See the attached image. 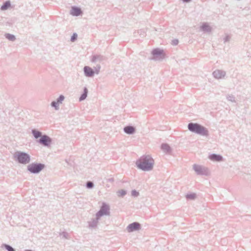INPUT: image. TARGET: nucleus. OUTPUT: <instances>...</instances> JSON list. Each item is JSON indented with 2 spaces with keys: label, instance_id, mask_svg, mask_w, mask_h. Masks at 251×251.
Returning a JSON list of instances; mask_svg holds the SVG:
<instances>
[{
  "label": "nucleus",
  "instance_id": "412c9836",
  "mask_svg": "<svg viewBox=\"0 0 251 251\" xmlns=\"http://www.w3.org/2000/svg\"><path fill=\"white\" fill-rule=\"evenodd\" d=\"M5 248L8 250V251H15L9 245H5Z\"/></svg>",
  "mask_w": 251,
  "mask_h": 251
},
{
  "label": "nucleus",
  "instance_id": "f8f14e48",
  "mask_svg": "<svg viewBox=\"0 0 251 251\" xmlns=\"http://www.w3.org/2000/svg\"><path fill=\"white\" fill-rule=\"evenodd\" d=\"M153 55H160L161 57H164V54L163 53V51L162 50H161L158 49H154L152 50V52Z\"/></svg>",
  "mask_w": 251,
  "mask_h": 251
},
{
  "label": "nucleus",
  "instance_id": "9b49d317",
  "mask_svg": "<svg viewBox=\"0 0 251 251\" xmlns=\"http://www.w3.org/2000/svg\"><path fill=\"white\" fill-rule=\"evenodd\" d=\"M85 75L88 76H91L94 74L93 70L89 67H85L84 68Z\"/></svg>",
  "mask_w": 251,
  "mask_h": 251
},
{
  "label": "nucleus",
  "instance_id": "6ab92c4d",
  "mask_svg": "<svg viewBox=\"0 0 251 251\" xmlns=\"http://www.w3.org/2000/svg\"><path fill=\"white\" fill-rule=\"evenodd\" d=\"M162 149L165 151H168L169 150V147L166 144L162 145Z\"/></svg>",
  "mask_w": 251,
  "mask_h": 251
},
{
  "label": "nucleus",
  "instance_id": "a878e982",
  "mask_svg": "<svg viewBox=\"0 0 251 251\" xmlns=\"http://www.w3.org/2000/svg\"><path fill=\"white\" fill-rule=\"evenodd\" d=\"M93 183L91 182H88L87 184V186L88 188H92L93 187Z\"/></svg>",
  "mask_w": 251,
  "mask_h": 251
},
{
  "label": "nucleus",
  "instance_id": "ddd939ff",
  "mask_svg": "<svg viewBox=\"0 0 251 251\" xmlns=\"http://www.w3.org/2000/svg\"><path fill=\"white\" fill-rule=\"evenodd\" d=\"M209 158L212 160L217 161H221L222 159V156L216 154H212L209 156Z\"/></svg>",
  "mask_w": 251,
  "mask_h": 251
},
{
  "label": "nucleus",
  "instance_id": "7ed1b4c3",
  "mask_svg": "<svg viewBox=\"0 0 251 251\" xmlns=\"http://www.w3.org/2000/svg\"><path fill=\"white\" fill-rule=\"evenodd\" d=\"M15 156L17 157L18 161L21 163L26 164L29 162V155L25 153L17 152L15 153Z\"/></svg>",
  "mask_w": 251,
  "mask_h": 251
},
{
  "label": "nucleus",
  "instance_id": "6e6552de",
  "mask_svg": "<svg viewBox=\"0 0 251 251\" xmlns=\"http://www.w3.org/2000/svg\"><path fill=\"white\" fill-rule=\"evenodd\" d=\"M64 97L63 96H60L57 100V101H53L51 103V105L52 106L54 107L56 109L58 106L59 103H61L62 101L64 100Z\"/></svg>",
  "mask_w": 251,
  "mask_h": 251
},
{
  "label": "nucleus",
  "instance_id": "20e7f679",
  "mask_svg": "<svg viewBox=\"0 0 251 251\" xmlns=\"http://www.w3.org/2000/svg\"><path fill=\"white\" fill-rule=\"evenodd\" d=\"M44 167V165L41 164H32L28 166V170L31 173H37Z\"/></svg>",
  "mask_w": 251,
  "mask_h": 251
},
{
  "label": "nucleus",
  "instance_id": "a211bd4d",
  "mask_svg": "<svg viewBox=\"0 0 251 251\" xmlns=\"http://www.w3.org/2000/svg\"><path fill=\"white\" fill-rule=\"evenodd\" d=\"M194 168L195 170L198 173H200L201 170V167L198 165H194Z\"/></svg>",
  "mask_w": 251,
  "mask_h": 251
},
{
  "label": "nucleus",
  "instance_id": "2eb2a0df",
  "mask_svg": "<svg viewBox=\"0 0 251 251\" xmlns=\"http://www.w3.org/2000/svg\"><path fill=\"white\" fill-rule=\"evenodd\" d=\"M10 6V3L9 1L5 2L1 7V9L2 10H6Z\"/></svg>",
  "mask_w": 251,
  "mask_h": 251
},
{
  "label": "nucleus",
  "instance_id": "f3484780",
  "mask_svg": "<svg viewBox=\"0 0 251 251\" xmlns=\"http://www.w3.org/2000/svg\"><path fill=\"white\" fill-rule=\"evenodd\" d=\"M33 133L34 136V137L36 138H38L39 137L41 136V133L38 131L34 130L33 131Z\"/></svg>",
  "mask_w": 251,
  "mask_h": 251
},
{
  "label": "nucleus",
  "instance_id": "bb28decb",
  "mask_svg": "<svg viewBox=\"0 0 251 251\" xmlns=\"http://www.w3.org/2000/svg\"><path fill=\"white\" fill-rule=\"evenodd\" d=\"M195 197V195L194 194H192V195L187 196V198H191V199H194Z\"/></svg>",
  "mask_w": 251,
  "mask_h": 251
},
{
  "label": "nucleus",
  "instance_id": "1a4fd4ad",
  "mask_svg": "<svg viewBox=\"0 0 251 251\" xmlns=\"http://www.w3.org/2000/svg\"><path fill=\"white\" fill-rule=\"evenodd\" d=\"M213 75L217 78H221L225 76V74L220 70H217L214 72Z\"/></svg>",
  "mask_w": 251,
  "mask_h": 251
},
{
  "label": "nucleus",
  "instance_id": "aec40b11",
  "mask_svg": "<svg viewBox=\"0 0 251 251\" xmlns=\"http://www.w3.org/2000/svg\"><path fill=\"white\" fill-rule=\"evenodd\" d=\"M6 37L10 40H14L15 39V37L13 35L7 34Z\"/></svg>",
  "mask_w": 251,
  "mask_h": 251
},
{
  "label": "nucleus",
  "instance_id": "b1692460",
  "mask_svg": "<svg viewBox=\"0 0 251 251\" xmlns=\"http://www.w3.org/2000/svg\"><path fill=\"white\" fill-rule=\"evenodd\" d=\"M139 194L138 192H136V191L134 190L132 191V195L133 196H137Z\"/></svg>",
  "mask_w": 251,
  "mask_h": 251
},
{
  "label": "nucleus",
  "instance_id": "4468645a",
  "mask_svg": "<svg viewBox=\"0 0 251 251\" xmlns=\"http://www.w3.org/2000/svg\"><path fill=\"white\" fill-rule=\"evenodd\" d=\"M124 131L126 133L131 134V133H133L134 132L135 129L132 126H128L125 127L124 128Z\"/></svg>",
  "mask_w": 251,
  "mask_h": 251
},
{
  "label": "nucleus",
  "instance_id": "4be33fe9",
  "mask_svg": "<svg viewBox=\"0 0 251 251\" xmlns=\"http://www.w3.org/2000/svg\"><path fill=\"white\" fill-rule=\"evenodd\" d=\"M118 194L119 196H123L126 194V192L123 190H121L118 192Z\"/></svg>",
  "mask_w": 251,
  "mask_h": 251
},
{
  "label": "nucleus",
  "instance_id": "39448f33",
  "mask_svg": "<svg viewBox=\"0 0 251 251\" xmlns=\"http://www.w3.org/2000/svg\"><path fill=\"white\" fill-rule=\"evenodd\" d=\"M109 207L105 204L102 206L100 210L97 214V216L100 217L104 215H107L109 214Z\"/></svg>",
  "mask_w": 251,
  "mask_h": 251
},
{
  "label": "nucleus",
  "instance_id": "f03ea898",
  "mask_svg": "<svg viewBox=\"0 0 251 251\" xmlns=\"http://www.w3.org/2000/svg\"><path fill=\"white\" fill-rule=\"evenodd\" d=\"M188 129L192 132H194L202 135L207 134V130L205 128L197 124H189L188 125Z\"/></svg>",
  "mask_w": 251,
  "mask_h": 251
},
{
  "label": "nucleus",
  "instance_id": "cd10ccee",
  "mask_svg": "<svg viewBox=\"0 0 251 251\" xmlns=\"http://www.w3.org/2000/svg\"><path fill=\"white\" fill-rule=\"evenodd\" d=\"M178 42L177 40H174V41H173V43L172 44L173 45H176V44H177Z\"/></svg>",
  "mask_w": 251,
  "mask_h": 251
},
{
  "label": "nucleus",
  "instance_id": "423d86ee",
  "mask_svg": "<svg viewBox=\"0 0 251 251\" xmlns=\"http://www.w3.org/2000/svg\"><path fill=\"white\" fill-rule=\"evenodd\" d=\"M139 228L140 224L137 223H134L128 226L127 230L128 232H132L135 230L139 229Z\"/></svg>",
  "mask_w": 251,
  "mask_h": 251
},
{
  "label": "nucleus",
  "instance_id": "0eeeda50",
  "mask_svg": "<svg viewBox=\"0 0 251 251\" xmlns=\"http://www.w3.org/2000/svg\"><path fill=\"white\" fill-rule=\"evenodd\" d=\"M40 142L45 146H48L50 142V139L47 136H43L40 139Z\"/></svg>",
  "mask_w": 251,
  "mask_h": 251
},
{
  "label": "nucleus",
  "instance_id": "5701e85b",
  "mask_svg": "<svg viewBox=\"0 0 251 251\" xmlns=\"http://www.w3.org/2000/svg\"><path fill=\"white\" fill-rule=\"evenodd\" d=\"M77 36V34L74 33L71 38V41L73 42L76 39Z\"/></svg>",
  "mask_w": 251,
  "mask_h": 251
},
{
  "label": "nucleus",
  "instance_id": "9d476101",
  "mask_svg": "<svg viewBox=\"0 0 251 251\" xmlns=\"http://www.w3.org/2000/svg\"><path fill=\"white\" fill-rule=\"evenodd\" d=\"M81 13L80 9L76 7H72L71 14L73 16H78Z\"/></svg>",
  "mask_w": 251,
  "mask_h": 251
},
{
  "label": "nucleus",
  "instance_id": "c85d7f7f",
  "mask_svg": "<svg viewBox=\"0 0 251 251\" xmlns=\"http://www.w3.org/2000/svg\"><path fill=\"white\" fill-rule=\"evenodd\" d=\"M184 1H186V2H187L188 1H189L190 0H183Z\"/></svg>",
  "mask_w": 251,
  "mask_h": 251
},
{
  "label": "nucleus",
  "instance_id": "dca6fc26",
  "mask_svg": "<svg viewBox=\"0 0 251 251\" xmlns=\"http://www.w3.org/2000/svg\"><path fill=\"white\" fill-rule=\"evenodd\" d=\"M87 93H88L87 89L86 88H84V93H83V94L81 95V96L79 98V100L80 101L84 100L86 98Z\"/></svg>",
  "mask_w": 251,
  "mask_h": 251
},
{
  "label": "nucleus",
  "instance_id": "f257e3e1",
  "mask_svg": "<svg viewBox=\"0 0 251 251\" xmlns=\"http://www.w3.org/2000/svg\"><path fill=\"white\" fill-rule=\"evenodd\" d=\"M138 167L144 171H149L152 168L153 159L149 156L143 157L136 162Z\"/></svg>",
  "mask_w": 251,
  "mask_h": 251
},
{
  "label": "nucleus",
  "instance_id": "393cba45",
  "mask_svg": "<svg viewBox=\"0 0 251 251\" xmlns=\"http://www.w3.org/2000/svg\"><path fill=\"white\" fill-rule=\"evenodd\" d=\"M202 28L203 30H208L209 29V27L208 25H202Z\"/></svg>",
  "mask_w": 251,
  "mask_h": 251
}]
</instances>
